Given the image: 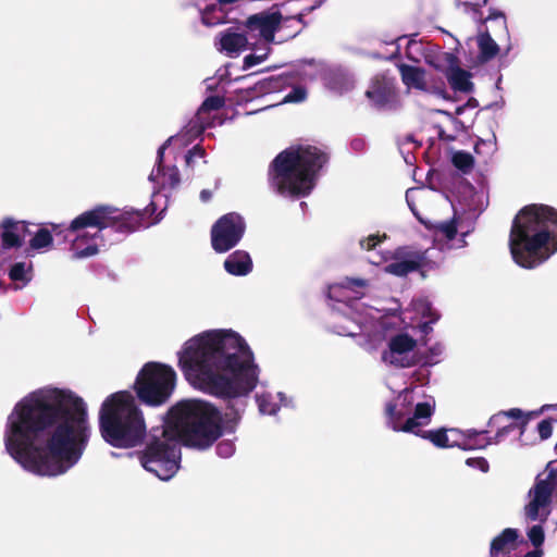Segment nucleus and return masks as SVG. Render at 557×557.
Here are the masks:
<instances>
[{
	"instance_id": "obj_1",
	"label": "nucleus",
	"mask_w": 557,
	"mask_h": 557,
	"mask_svg": "<svg viewBox=\"0 0 557 557\" xmlns=\"http://www.w3.org/2000/svg\"><path fill=\"white\" fill-rule=\"evenodd\" d=\"M90 437L87 405L74 392L45 387L21 399L8 416V454L26 471L58 476L74 467Z\"/></svg>"
},
{
	"instance_id": "obj_2",
	"label": "nucleus",
	"mask_w": 557,
	"mask_h": 557,
	"mask_svg": "<svg viewBox=\"0 0 557 557\" xmlns=\"http://www.w3.org/2000/svg\"><path fill=\"white\" fill-rule=\"evenodd\" d=\"M178 367L195 388L227 399L248 396L259 367L247 341L232 329H211L187 339L177 351Z\"/></svg>"
},
{
	"instance_id": "obj_3",
	"label": "nucleus",
	"mask_w": 557,
	"mask_h": 557,
	"mask_svg": "<svg viewBox=\"0 0 557 557\" xmlns=\"http://www.w3.org/2000/svg\"><path fill=\"white\" fill-rule=\"evenodd\" d=\"M509 249L513 261L533 269L557 251V211L545 205H530L516 215Z\"/></svg>"
},
{
	"instance_id": "obj_4",
	"label": "nucleus",
	"mask_w": 557,
	"mask_h": 557,
	"mask_svg": "<svg viewBox=\"0 0 557 557\" xmlns=\"http://www.w3.org/2000/svg\"><path fill=\"white\" fill-rule=\"evenodd\" d=\"M368 281L346 277L329 287V297L337 302L334 307L333 331L342 336L358 337V344L368 351L375 350L385 338L386 322L381 312L367 307L350 294L366 289Z\"/></svg>"
},
{
	"instance_id": "obj_5",
	"label": "nucleus",
	"mask_w": 557,
	"mask_h": 557,
	"mask_svg": "<svg viewBox=\"0 0 557 557\" xmlns=\"http://www.w3.org/2000/svg\"><path fill=\"white\" fill-rule=\"evenodd\" d=\"M158 194H153L157 198ZM156 210V199L144 211L120 210L110 206H100L76 216L67 227L72 235L71 251L74 259H85L96 256L103 245L102 230L116 226L121 231L132 232L141 226L147 212Z\"/></svg>"
},
{
	"instance_id": "obj_6",
	"label": "nucleus",
	"mask_w": 557,
	"mask_h": 557,
	"mask_svg": "<svg viewBox=\"0 0 557 557\" xmlns=\"http://www.w3.org/2000/svg\"><path fill=\"white\" fill-rule=\"evenodd\" d=\"M326 161V154L317 147H290L272 161L270 188L283 197H306L314 188L318 172Z\"/></svg>"
},
{
	"instance_id": "obj_7",
	"label": "nucleus",
	"mask_w": 557,
	"mask_h": 557,
	"mask_svg": "<svg viewBox=\"0 0 557 557\" xmlns=\"http://www.w3.org/2000/svg\"><path fill=\"white\" fill-rule=\"evenodd\" d=\"M164 425L180 442L197 449L209 448L224 433L221 411L202 399H186L173 406Z\"/></svg>"
},
{
	"instance_id": "obj_8",
	"label": "nucleus",
	"mask_w": 557,
	"mask_h": 557,
	"mask_svg": "<svg viewBox=\"0 0 557 557\" xmlns=\"http://www.w3.org/2000/svg\"><path fill=\"white\" fill-rule=\"evenodd\" d=\"M99 430L102 438L113 447L132 448L143 442L146 423L131 392H116L103 400L99 410Z\"/></svg>"
},
{
	"instance_id": "obj_9",
	"label": "nucleus",
	"mask_w": 557,
	"mask_h": 557,
	"mask_svg": "<svg viewBox=\"0 0 557 557\" xmlns=\"http://www.w3.org/2000/svg\"><path fill=\"white\" fill-rule=\"evenodd\" d=\"M435 399L418 387L405 388L385 407L387 424L395 432L420 435L441 448H451L448 429L422 432L431 422Z\"/></svg>"
},
{
	"instance_id": "obj_10",
	"label": "nucleus",
	"mask_w": 557,
	"mask_h": 557,
	"mask_svg": "<svg viewBox=\"0 0 557 557\" xmlns=\"http://www.w3.org/2000/svg\"><path fill=\"white\" fill-rule=\"evenodd\" d=\"M137 455L141 467L163 481L173 478L180 468V442L164 424L151 431L146 449Z\"/></svg>"
},
{
	"instance_id": "obj_11",
	"label": "nucleus",
	"mask_w": 557,
	"mask_h": 557,
	"mask_svg": "<svg viewBox=\"0 0 557 557\" xmlns=\"http://www.w3.org/2000/svg\"><path fill=\"white\" fill-rule=\"evenodd\" d=\"M290 20L284 17L278 10L262 11L249 15L244 22L243 26L247 33L250 42L255 44V52L248 54L244 59V65L251 67L262 63L269 55L273 42H283L287 36L280 37L276 40V34L281 30ZM293 35H288L292 37Z\"/></svg>"
},
{
	"instance_id": "obj_12",
	"label": "nucleus",
	"mask_w": 557,
	"mask_h": 557,
	"mask_svg": "<svg viewBox=\"0 0 557 557\" xmlns=\"http://www.w3.org/2000/svg\"><path fill=\"white\" fill-rule=\"evenodd\" d=\"M386 239V235L372 234L360 239L361 249L371 252L369 261L372 264H384V272L403 277L425 265L430 250H417L409 247H399L394 251H379L376 247Z\"/></svg>"
},
{
	"instance_id": "obj_13",
	"label": "nucleus",
	"mask_w": 557,
	"mask_h": 557,
	"mask_svg": "<svg viewBox=\"0 0 557 557\" xmlns=\"http://www.w3.org/2000/svg\"><path fill=\"white\" fill-rule=\"evenodd\" d=\"M175 384L176 373L172 367L159 362H148L137 375L135 389L143 403L160 406L171 397Z\"/></svg>"
},
{
	"instance_id": "obj_14",
	"label": "nucleus",
	"mask_w": 557,
	"mask_h": 557,
	"mask_svg": "<svg viewBox=\"0 0 557 557\" xmlns=\"http://www.w3.org/2000/svg\"><path fill=\"white\" fill-rule=\"evenodd\" d=\"M556 486L557 460H554L537 474L534 485L528 493L523 511L527 522L544 523L548 519L552 512V495Z\"/></svg>"
},
{
	"instance_id": "obj_15",
	"label": "nucleus",
	"mask_w": 557,
	"mask_h": 557,
	"mask_svg": "<svg viewBox=\"0 0 557 557\" xmlns=\"http://www.w3.org/2000/svg\"><path fill=\"white\" fill-rule=\"evenodd\" d=\"M382 361L395 368H409L418 362L417 339L405 332L389 337Z\"/></svg>"
},
{
	"instance_id": "obj_16",
	"label": "nucleus",
	"mask_w": 557,
	"mask_h": 557,
	"mask_svg": "<svg viewBox=\"0 0 557 557\" xmlns=\"http://www.w3.org/2000/svg\"><path fill=\"white\" fill-rule=\"evenodd\" d=\"M245 232L244 219L237 213H227L212 227L211 242L216 252H226L235 247Z\"/></svg>"
},
{
	"instance_id": "obj_17",
	"label": "nucleus",
	"mask_w": 557,
	"mask_h": 557,
	"mask_svg": "<svg viewBox=\"0 0 557 557\" xmlns=\"http://www.w3.org/2000/svg\"><path fill=\"white\" fill-rule=\"evenodd\" d=\"M516 424L503 426L497 431L494 437H487L486 431H476L474 429L460 430L456 428L448 429L449 443L451 448L458 447L462 450L483 449L492 444H498L503 437L511 432Z\"/></svg>"
},
{
	"instance_id": "obj_18",
	"label": "nucleus",
	"mask_w": 557,
	"mask_h": 557,
	"mask_svg": "<svg viewBox=\"0 0 557 557\" xmlns=\"http://www.w3.org/2000/svg\"><path fill=\"white\" fill-rule=\"evenodd\" d=\"M433 231L434 244L441 249H459L467 245L466 235H458L457 220L454 216L450 221L432 223L429 226Z\"/></svg>"
},
{
	"instance_id": "obj_19",
	"label": "nucleus",
	"mask_w": 557,
	"mask_h": 557,
	"mask_svg": "<svg viewBox=\"0 0 557 557\" xmlns=\"http://www.w3.org/2000/svg\"><path fill=\"white\" fill-rule=\"evenodd\" d=\"M216 50L230 58L238 57L244 50L255 52V44L250 42L247 33H238L232 28L221 32L214 41Z\"/></svg>"
},
{
	"instance_id": "obj_20",
	"label": "nucleus",
	"mask_w": 557,
	"mask_h": 557,
	"mask_svg": "<svg viewBox=\"0 0 557 557\" xmlns=\"http://www.w3.org/2000/svg\"><path fill=\"white\" fill-rule=\"evenodd\" d=\"M366 96L376 108L389 107L395 98V87L391 78L376 76L372 79Z\"/></svg>"
},
{
	"instance_id": "obj_21",
	"label": "nucleus",
	"mask_w": 557,
	"mask_h": 557,
	"mask_svg": "<svg viewBox=\"0 0 557 557\" xmlns=\"http://www.w3.org/2000/svg\"><path fill=\"white\" fill-rule=\"evenodd\" d=\"M523 543L519 540V532L516 529H505L491 543L490 557H517L518 547Z\"/></svg>"
},
{
	"instance_id": "obj_22",
	"label": "nucleus",
	"mask_w": 557,
	"mask_h": 557,
	"mask_svg": "<svg viewBox=\"0 0 557 557\" xmlns=\"http://www.w3.org/2000/svg\"><path fill=\"white\" fill-rule=\"evenodd\" d=\"M173 140L176 141V140H178V138H176V137L170 138L165 144H163L158 149V161H157L158 164L151 171V173L149 175V180L151 182L158 184L162 189L174 188L180 183L178 170L175 166L165 169L162 165V159H163L164 150L166 149L168 144L173 141Z\"/></svg>"
},
{
	"instance_id": "obj_23",
	"label": "nucleus",
	"mask_w": 557,
	"mask_h": 557,
	"mask_svg": "<svg viewBox=\"0 0 557 557\" xmlns=\"http://www.w3.org/2000/svg\"><path fill=\"white\" fill-rule=\"evenodd\" d=\"M28 224L25 221H17L12 218L3 219L2 227V245L4 248L21 247L25 233L27 232Z\"/></svg>"
},
{
	"instance_id": "obj_24",
	"label": "nucleus",
	"mask_w": 557,
	"mask_h": 557,
	"mask_svg": "<svg viewBox=\"0 0 557 557\" xmlns=\"http://www.w3.org/2000/svg\"><path fill=\"white\" fill-rule=\"evenodd\" d=\"M223 106V99L219 96H211L207 98L201 107L198 109L196 117L188 124L187 132L191 134V137L199 136L210 123H206L207 114L211 111L218 110Z\"/></svg>"
},
{
	"instance_id": "obj_25",
	"label": "nucleus",
	"mask_w": 557,
	"mask_h": 557,
	"mask_svg": "<svg viewBox=\"0 0 557 557\" xmlns=\"http://www.w3.org/2000/svg\"><path fill=\"white\" fill-rule=\"evenodd\" d=\"M411 307L416 313V322L411 321V327H419L423 333H429L431 324L435 323L440 315L426 299H416Z\"/></svg>"
},
{
	"instance_id": "obj_26",
	"label": "nucleus",
	"mask_w": 557,
	"mask_h": 557,
	"mask_svg": "<svg viewBox=\"0 0 557 557\" xmlns=\"http://www.w3.org/2000/svg\"><path fill=\"white\" fill-rule=\"evenodd\" d=\"M256 401L259 408V411L262 414L273 416L275 414L282 406H288V399L281 392L272 393V392H262L256 395Z\"/></svg>"
},
{
	"instance_id": "obj_27",
	"label": "nucleus",
	"mask_w": 557,
	"mask_h": 557,
	"mask_svg": "<svg viewBox=\"0 0 557 557\" xmlns=\"http://www.w3.org/2000/svg\"><path fill=\"white\" fill-rule=\"evenodd\" d=\"M224 269L232 275L244 276L251 272L252 261L246 251L236 250L225 259Z\"/></svg>"
},
{
	"instance_id": "obj_28",
	"label": "nucleus",
	"mask_w": 557,
	"mask_h": 557,
	"mask_svg": "<svg viewBox=\"0 0 557 557\" xmlns=\"http://www.w3.org/2000/svg\"><path fill=\"white\" fill-rule=\"evenodd\" d=\"M450 87L460 92H470L473 89V84L471 82V74L462 70L458 65V61L454 64L453 67L445 75Z\"/></svg>"
},
{
	"instance_id": "obj_29",
	"label": "nucleus",
	"mask_w": 557,
	"mask_h": 557,
	"mask_svg": "<svg viewBox=\"0 0 557 557\" xmlns=\"http://www.w3.org/2000/svg\"><path fill=\"white\" fill-rule=\"evenodd\" d=\"M399 72L401 79L407 87L423 91L428 89L424 70L412 65L401 64L399 65Z\"/></svg>"
},
{
	"instance_id": "obj_30",
	"label": "nucleus",
	"mask_w": 557,
	"mask_h": 557,
	"mask_svg": "<svg viewBox=\"0 0 557 557\" xmlns=\"http://www.w3.org/2000/svg\"><path fill=\"white\" fill-rule=\"evenodd\" d=\"M32 271L30 262H16L11 267L9 276L15 283V289H21L30 282Z\"/></svg>"
},
{
	"instance_id": "obj_31",
	"label": "nucleus",
	"mask_w": 557,
	"mask_h": 557,
	"mask_svg": "<svg viewBox=\"0 0 557 557\" xmlns=\"http://www.w3.org/2000/svg\"><path fill=\"white\" fill-rule=\"evenodd\" d=\"M457 57L451 52L440 51L434 55H428L426 62L433 66L435 70L444 73L445 75L448 73L450 67L457 62Z\"/></svg>"
},
{
	"instance_id": "obj_32",
	"label": "nucleus",
	"mask_w": 557,
	"mask_h": 557,
	"mask_svg": "<svg viewBox=\"0 0 557 557\" xmlns=\"http://www.w3.org/2000/svg\"><path fill=\"white\" fill-rule=\"evenodd\" d=\"M53 237L51 231L39 228L29 240V248L39 252L47 251L52 247Z\"/></svg>"
},
{
	"instance_id": "obj_33",
	"label": "nucleus",
	"mask_w": 557,
	"mask_h": 557,
	"mask_svg": "<svg viewBox=\"0 0 557 557\" xmlns=\"http://www.w3.org/2000/svg\"><path fill=\"white\" fill-rule=\"evenodd\" d=\"M201 21L208 27L218 26L226 22V14L220 7L212 5L201 13Z\"/></svg>"
},
{
	"instance_id": "obj_34",
	"label": "nucleus",
	"mask_w": 557,
	"mask_h": 557,
	"mask_svg": "<svg viewBox=\"0 0 557 557\" xmlns=\"http://www.w3.org/2000/svg\"><path fill=\"white\" fill-rule=\"evenodd\" d=\"M478 46L485 59H492L498 53V45L488 33L480 34L478 37Z\"/></svg>"
},
{
	"instance_id": "obj_35",
	"label": "nucleus",
	"mask_w": 557,
	"mask_h": 557,
	"mask_svg": "<svg viewBox=\"0 0 557 557\" xmlns=\"http://www.w3.org/2000/svg\"><path fill=\"white\" fill-rule=\"evenodd\" d=\"M457 5L462 9L465 13L471 15L474 21L481 22L482 14L481 8L486 4L487 0H456Z\"/></svg>"
},
{
	"instance_id": "obj_36",
	"label": "nucleus",
	"mask_w": 557,
	"mask_h": 557,
	"mask_svg": "<svg viewBox=\"0 0 557 557\" xmlns=\"http://www.w3.org/2000/svg\"><path fill=\"white\" fill-rule=\"evenodd\" d=\"M444 354L445 346L442 343H434L428 348L424 355V362L430 366L437 364L442 361Z\"/></svg>"
},
{
	"instance_id": "obj_37",
	"label": "nucleus",
	"mask_w": 557,
	"mask_h": 557,
	"mask_svg": "<svg viewBox=\"0 0 557 557\" xmlns=\"http://www.w3.org/2000/svg\"><path fill=\"white\" fill-rule=\"evenodd\" d=\"M533 414H537V412H530V413L525 414L522 410H520L518 408H512L507 411H500L497 414H494L490 420V424L498 423L499 420L504 417H507L510 419H521V418L525 417L528 419L529 417H531Z\"/></svg>"
},
{
	"instance_id": "obj_38",
	"label": "nucleus",
	"mask_w": 557,
	"mask_h": 557,
	"mask_svg": "<svg viewBox=\"0 0 557 557\" xmlns=\"http://www.w3.org/2000/svg\"><path fill=\"white\" fill-rule=\"evenodd\" d=\"M453 163L462 171H469L473 166V158L470 153L458 151L453 156Z\"/></svg>"
},
{
	"instance_id": "obj_39",
	"label": "nucleus",
	"mask_w": 557,
	"mask_h": 557,
	"mask_svg": "<svg viewBox=\"0 0 557 557\" xmlns=\"http://www.w3.org/2000/svg\"><path fill=\"white\" fill-rule=\"evenodd\" d=\"M543 523L536 522V524L529 528L527 534L534 547H540L545 539L544 530L542 527Z\"/></svg>"
},
{
	"instance_id": "obj_40",
	"label": "nucleus",
	"mask_w": 557,
	"mask_h": 557,
	"mask_svg": "<svg viewBox=\"0 0 557 557\" xmlns=\"http://www.w3.org/2000/svg\"><path fill=\"white\" fill-rule=\"evenodd\" d=\"M235 453V444L232 440L221 441L216 446V454L222 458H228Z\"/></svg>"
},
{
	"instance_id": "obj_41",
	"label": "nucleus",
	"mask_w": 557,
	"mask_h": 557,
	"mask_svg": "<svg viewBox=\"0 0 557 557\" xmlns=\"http://www.w3.org/2000/svg\"><path fill=\"white\" fill-rule=\"evenodd\" d=\"M307 97V90L301 87V86H297V87H294L285 97H284V102H301L306 99Z\"/></svg>"
},
{
	"instance_id": "obj_42",
	"label": "nucleus",
	"mask_w": 557,
	"mask_h": 557,
	"mask_svg": "<svg viewBox=\"0 0 557 557\" xmlns=\"http://www.w3.org/2000/svg\"><path fill=\"white\" fill-rule=\"evenodd\" d=\"M537 432L541 441L549 438L553 434V425L549 420H543L537 424Z\"/></svg>"
},
{
	"instance_id": "obj_43",
	"label": "nucleus",
	"mask_w": 557,
	"mask_h": 557,
	"mask_svg": "<svg viewBox=\"0 0 557 557\" xmlns=\"http://www.w3.org/2000/svg\"><path fill=\"white\" fill-rule=\"evenodd\" d=\"M466 463L469 467L474 468V469H479L480 471H482L484 473L487 472L488 469H490L487 460L485 458H483V457L468 458L466 460Z\"/></svg>"
},
{
	"instance_id": "obj_44",
	"label": "nucleus",
	"mask_w": 557,
	"mask_h": 557,
	"mask_svg": "<svg viewBox=\"0 0 557 557\" xmlns=\"http://www.w3.org/2000/svg\"><path fill=\"white\" fill-rule=\"evenodd\" d=\"M205 150L200 146H195L186 156V164L191 166L194 158H203Z\"/></svg>"
},
{
	"instance_id": "obj_45",
	"label": "nucleus",
	"mask_w": 557,
	"mask_h": 557,
	"mask_svg": "<svg viewBox=\"0 0 557 557\" xmlns=\"http://www.w3.org/2000/svg\"><path fill=\"white\" fill-rule=\"evenodd\" d=\"M485 144H490L493 147V149H495V146H496V137H495V135H493L492 139H490V140L480 139V141H478L476 145H475V149L478 150L480 145H485Z\"/></svg>"
},
{
	"instance_id": "obj_46",
	"label": "nucleus",
	"mask_w": 557,
	"mask_h": 557,
	"mask_svg": "<svg viewBox=\"0 0 557 557\" xmlns=\"http://www.w3.org/2000/svg\"><path fill=\"white\" fill-rule=\"evenodd\" d=\"M543 550L540 547H535L534 550L527 553L523 557H542ZM517 557H520V554H518Z\"/></svg>"
},
{
	"instance_id": "obj_47",
	"label": "nucleus",
	"mask_w": 557,
	"mask_h": 557,
	"mask_svg": "<svg viewBox=\"0 0 557 557\" xmlns=\"http://www.w3.org/2000/svg\"><path fill=\"white\" fill-rule=\"evenodd\" d=\"M550 409H553V410H556V411H557V404H555V405H544V406L541 408V410L537 412V414H539V413H542V412H544V411H546V410H550Z\"/></svg>"
},
{
	"instance_id": "obj_48",
	"label": "nucleus",
	"mask_w": 557,
	"mask_h": 557,
	"mask_svg": "<svg viewBox=\"0 0 557 557\" xmlns=\"http://www.w3.org/2000/svg\"><path fill=\"white\" fill-rule=\"evenodd\" d=\"M210 193L208 190H202L200 197L203 201H207L210 198Z\"/></svg>"
},
{
	"instance_id": "obj_49",
	"label": "nucleus",
	"mask_w": 557,
	"mask_h": 557,
	"mask_svg": "<svg viewBox=\"0 0 557 557\" xmlns=\"http://www.w3.org/2000/svg\"><path fill=\"white\" fill-rule=\"evenodd\" d=\"M220 4H231L236 2L237 0H218Z\"/></svg>"
},
{
	"instance_id": "obj_50",
	"label": "nucleus",
	"mask_w": 557,
	"mask_h": 557,
	"mask_svg": "<svg viewBox=\"0 0 557 557\" xmlns=\"http://www.w3.org/2000/svg\"><path fill=\"white\" fill-rule=\"evenodd\" d=\"M465 109H466V106L458 107V108L456 109V114H457V115H460V114L463 112V110H465Z\"/></svg>"
},
{
	"instance_id": "obj_51",
	"label": "nucleus",
	"mask_w": 557,
	"mask_h": 557,
	"mask_svg": "<svg viewBox=\"0 0 557 557\" xmlns=\"http://www.w3.org/2000/svg\"><path fill=\"white\" fill-rule=\"evenodd\" d=\"M417 46H418V44H416V42H409V46H408V54H410V50H411L412 48L417 47Z\"/></svg>"
},
{
	"instance_id": "obj_52",
	"label": "nucleus",
	"mask_w": 557,
	"mask_h": 557,
	"mask_svg": "<svg viewBox=\"0 0 557 557\" xmlns=\"http://www.w3.org/2000/svg\"><path fill=\"white\" fill-rule=\"evenodd\" d=\"M414 191V189H409L407 193H406V198H407V201L409 202V197L410 195Z\"/></svg>"
},
{
	"instance_id": "obj_53",
	"label": "nucleus",
	"mask_w": 557,
	"mask_h": 557,
	"mask_svg": "<svg viewBox=\"0 0 557 557\" xmlns=\"http://www.w3.org/2000/svg\"><path fill=\"white\" fill-rule=\"evenodd\" d=\"M52 230H53L54 232H57V231L59 230V225H57V224H52Z\"/></svg>"
},
{
	"instance_id": "obj_54",
	"label": "nucleus",
	"mask_w": 557,
	"mask_h": 557,
	"mask_svg": "<svg viewBox=\"0 0 557 557\" xmlns=\"http://www.w3.org/2000/svg\"><path fill=\"white\" fill-rule=\"evenodd\" d=\"M555 450H556V453H557V442H556Z\"/></svg>"
},
{
	"instance_id": "obj_55",
	"label": "nucleus",
	"mask_w": 557,
	"mask_h": 557,
	"mask_svg": "<svg viewBox=\"0 0 557 557\" xmlns=\"http://www.w3.org/2000/svg\"><path fill=\"white\" fill-rule=\"evenodd\" d=\"M556 524H557V521H556Z\"/></svg>"
}]
</instances>
